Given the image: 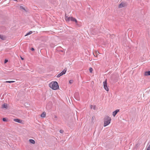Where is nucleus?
Segmentation results:
<instances>
[{
	"label": "nucleus",
	"mask_w": 150,
	"mask_h": 150,
	"mask_svg": "<svg viewBox=\"0 0 150 150\" xmlns=\"http://www.w3.org/2000/svg\"><path fill=\"white\" fill-rule=\"evenodd\" d=\"M6 37L5 36L0 34V39L1 40H6Z\"/></svg>",
	"instance_id": "8"
},
{
	"label": "nucleus",
	"mask_w": 150,
	"mask_h": 150,
	"mask_svg": "<svg viewBox=\"0 0 150 150\" xmlns=\"http://www.w3.org/2000/svg\"><path fill=\"white\" fill-rule=\"evenodd\" d=\"M20 8L21 9H23L25 11H26L25 9V8L22 6H20Z\"/></svg>",
	"instance_id": "18"
},
{
	"label": "nucleus",
	"mask_w": 150,
	"mask_h": 150,
	"mask_svg": "<svg viewBox=\"0 0 150 150\" xmlns=\"http://www.w3.org/2000/svg\"><path fill=\"white\" fill-rule=\"evenodd\" d=\"M96 106L95 105H91V109H93L94 110H95Z\"/></svg>",
	"instance_id": "15"
},
{
	"label": "nucleus",
	"mask_w": 150,
	"mask_h": 150,
	"mask_svg": "<svg viewBox=\"0 0 150 150\" xmlns=\"http://www.w3.org/2000/svg\"><path fill=\"white\" fill-rule=\"evenodd\" d=\"M32 33V32L31 31H30L28 33L25 35V36H27L28 35H30Z\"/></svg>",
	"instance_id": "17"
},
{
	"label": "nucleus",
	"mask_w": 150,
	"mask_h": 150,
	"mask_svg": "<svg viewBox=\"0 0 150 150\" xmlns=\"http://www.w3.org/2000/svg\"><path fill=\"white\" fill-rule=\"evenodd\" d=\"M111 119L110 117L106 116L104 119V126L105 127L108 125L110 122Z\"/></svg>",
	"instance_id": "3"
},
{
	"label": "nucleus",
	"mask_w": 150,
	"mask_h": 150,
	"mask_svg": "<svg viewBox=\"0 0 150 150\" xmlns=\"http://www.w3.org/2000/svg\"><path fill=\"white\" fill-rule=\"evenodd\" d=\"M89 70L91 73H92L93 70V69L91 67H90L89 68Z\"/></svg>",
	"instance_id": "20"
},
{
	"label": "nucleus",
	"mask_w": 150,
	"mask_h": 150,
	"mask_svg": "<svg viewBox=\"0 0 150 150\" xmlns=\"http://www.w3.org/2000/svg\"><path fill=\"white\" fill-rule=\"evenodd\" d=\"M46 116V113L45 112H43L40 115V116L41 117H45Z\"/></svg>",
	"instance_id": "13"
},
{
	"label": "nucleus",
	"mask_w": 150,
	"mask_h": 150,
	"mask_svg": "<svg viewBox=\"0 0 150 150\" xmlns=\"http://www.w3.org/2000/svg\"><path fill=\"white\" fill-rule=\"evenodd\" d=\"M104 88L107 91H109V88L107 86V79H106L103 82Z\"/></svg>",
	"instance_id": "4"
},
{
	"label": "nucleus",
	"mask_w": 150,
	"mask_h": 150,
	"mask_svg": "<svg viewBox=\"0 0 150 150\" xmlns=\"http://www.w3.org/2000/svg\"><path fill=\"white\" fill-rule=\"evenodd\" d=\"M3 120L4 122H6L7 121V120L6 118H3Z\"/></svg>",
	"instance_id": "21"
},
{
	"label": "nucleus",
	"mask_w": 150,
	"mask_h": 150,
	"mask_svg": "<svg viewBox=\"0 0 150 150\" xmlns=\"http://www.w3.org/2000/svg\"><path fill=\"white\" fill-rule=\"evenodd\" d=\"M8 62V60L7 59H5L4 61V63H6L7 62Z\"/></svg>",
	"instance_id": "26"
},
{
	"label": "nucleus",
	"mask_w": 150,
	"mask_h": 150,
	"mask_svg": "<svg viewBox=\"0 0 150 150\" xmlns=\"http://www.w3.org/2000/svg\"><path fill=\"white\" fill-rule=\"evenodd\" d=\"M73 82V80H70L69 81V83L70 84H71V83H72Z\"/></svg>",
	"instance_id": "24"
},
{
	"label": "nucleus",
	"mask_w": 150,
	"mask_h": 150,
	"mask_svg": "<svg viewBox=\"0 0 150 150\" xmlns=\"http://www.w3.org/2000/svg\"><path fill=\"white\" fill-rule=\"evenodd\" d=\"M57 117V116L56 115L55 116V118H56Z\"/></svg>",
	"instance_id": "29"
},
{
	"label": "nucleus",
	"mask_w": 150,
	"mask_h": 150,
	"mask_svg": "<svg viewBox=\"0 0 150 150\" xmlns=\"http://www.w3.org/2000/svg\"><path fill=\"white\" fill-rule=\"evenodd\" d=\"M95 118V117L94 116H93L92 119H91V121L92 122H93L94 119Z\"/></svg>",
	"instance_id": "22"
},
{
	"label": "nucleus",
	"mask_w": 150,
	"mask_h": 150,
	"mask_svg": "<svg viewBox=\"0 0 150 150\" xmlns=\"http://www.w3.org/2000/svg\"><path fill=\"white\" fill-rule=\"evenodd\" d=\"M139 146V144H137L136 145L135 147H137Z\"/></svg>",
	"instance_id": "25"
},
{
	"label": "nucleus",
	"mask_w": 150,
	"mask_h": 150,
	"mask_svg": "<svg viewBox=\"0 0 150 150\" xmlns=\"http://www.w3.org/2000/svg\"><path fill=\"white\" fill-rule=\"evenodd\" d=\"M119 111V110L117 109L113 112L112 115L113 116L115 117L117 114V113Z\"/></svg>",
	"instance_id": "9"
},
{
	"label": "nucleus",
	"mask_w": 150,
	"mask_h": 150,
	"mask_svg": "<svg viewBox=\"0 0 150 150\" xmlns=\"http://www.w3.org/2000/svg\"><path fill=\"white\" fill-rule=\"evenodd\" d=\"M59 132L61 133H63L64 132V131L63 130L61 129L59 131Z\"/></svg>",
	"instance_id": "23"
},
{
	"label": "nucleus",
	"mask_w": 150,
	"mask_h": 150,
	"mask_svg": "<svg viewBox=\"0 0 150 150\" xmlns=\"http://www.w3.org/2000/svg\"><path fill=\"white\" fill-rule=\"evenodd\" d=\"M49 86L54 90H56L59 88V86L56 81H52L49 84Z\"/></svg>",
	"instance_id": "1"
},
{
	"label": "nucleus",
	"mask_w": 150,
	"mask_h": 150,
	"mask_svg": "<svg viewBox=\"0 0 150 150\" xmlns=\"http://www.w3.org/2000/svg\"><path fill=\"white\" fill-rule=\"evenodd\" d=\"M29 141L30 143L33 144H35V141L34 140L32 139H29Z\"/></svg>",
	"instance_id": "14"
},
{
	"label": "nucleus",
	"mask_w": 150,
	"mask_h": 150,
	"mask_svg": "<svg viewBox=\"0 0 150 150\" xmlns=\"http://www.w3.org/2000/svg\"><path fill=\"white\" fill-rule=\"evenodd\" d=\"M144 75L145 76L150 75V71H146L145 72Z\"/></svg>",
	"instance_id": "11"
},
{
	"label": "nucleus",
	"mask_w": 150,
	"mask_h": 150,
	"mask_svg": "<svg viewBox=\"0 0 150 150\" xmlns=\"http://www.w3.org/2000/svg\"><path fill=\"white\" fill-rule=\"evenodd\" d=\"M63 74L61 72L60 74H59L57 76V78H59L61 76H62Z\"/></svg>",
	"instance_id": "16"
},
{
	"label": "nucleus",
	"mask_w": 150,
	"mask_h": 150,
	"mask_svg": "<svg viewBox=\"0 0 150 150\" xmlns=\"http://www.w3.org/2000/svg\"><path fill=\"white\" fill-rule=\"evenodd\" d=\"M15 82L14 81H6V83H13V82Z\"/></svg>",
	"instance_id": "19"
},
{
	"label": "nucleus",
	"mask_w": 150,
	"mask_h": 150,
	"mask_svg": "<svg viewBox=\"0 0 150 150\" xmlns=\"http://www.w3.org/2000/svg\"><path fill=\"white\" fill-rule=\"evenodd\" d=\"M19 1H22V0H19Z\"/></svg>",
	"instance_id": "30"
},
{
	"label": "nucleus",
	"mask_w": 150,
	"mask_h": 150,
	"mask_svg": "<svg viewBox=\"0 0 150 150\" xmlns=\"http://www.w3.org/2000/svg\"><path fill=\"white\" fill-rule=\"evenodd\" d=\"M127 6L126 3L124 2H122L119 4L118 7L119 8H121L125 7Z\"/></svg>",
	"instance_id": "5"
},
{
	"label": "nucleus",
	"mask_w": 150,
	"mask_h": 150,
	"mask_svg": "<svg viewBox=\"0 0 150 150\" xmlns=\"http://www.w3.org/2000/svg\"><path fill=\"white\" fill-rule=\"evenodd\" d=\"M7 107L8 106L7 104H4L2 105V108H3L6 109L7 108Z\"/></svg>",
	"instance_id": "10"
},
{
	"label": "nucleus",
	"mask_w": 150,
	"mask_h": 150,
	"mask_svg": "<svg viewBox=\"0 0 150 150\" xmlns=\"http://www.w3.org/2000/svg\"><path fill=\"white\" fill-rule=\"evenodd\" d=\"M13 121L19 123H21L22 122V120L19 119H13Z\"/></svg>",
	"instance_id": "7"
},
{
	"label": "nucleus",
	"mask_w": 150,
	"mask_h": 150,
	"mask_svg": "<svg viewBox=\"0 0 150 150\" xmlns=\"http://www.w3.org/2000/svg\"><path fill=\"white\" fill-rule=\"evenodd\" d=\"M21 59L22 60H23V58H22L21 57Z\"/></svg>",
	"instance_id": "28"
},
{
	"label": "nucleus",
	"mask_w": 150,
	"mask_h": 150,
	"mask_svg": "<svg viewBox=\"0 0 150 150\" xmlns=\"http://www.w3.org/2000/svg\"><path fill=\"white\" fill-rule=\"evenodd\" d=\"M79 93H76L74 94V97L77 100H79V98L78 96Z\"/></svg>",
	"instance_id": "6"
},
{
	"label": "nucleus",
	"mask_w": 150,
	"mask_h": 150,
	"mask_svg": "<svg viewBox=\"0 0 150 150\" xmlns=\"http://www.w3.org/2000/svg\"><path fill=\"white\" fill-rule=\"evenodd\" d=\"M67 71V69L66 68H65L63 71L61 72L63 75Z\"/></svg>",
	"instance_id": "12"
},
{
	"label": "nucleus",
	"mask_w": 150,
	"mask_h": 150,
	"mask_svg": "<svg viewBox=\"0 0 150 150\" xmlns=\"http://www.w3.org/2000/svg\"><path fill=\"white\" fill-rule=\"evenodd\" d=\"M31 50H32V51H34V48H32L31 49Z\"/></svg>",
	"instance_id": "27"
},
{
	"label": "nucleus",
	"mask_w": 150,
	"mask_h": 150,
	"mask_svg": "<svg viewBox=\"0 0 150 150\" xmlns=\"http://www.w3.org/2000/svg\"><path fill=\"white\" fill-rule=\"evenodd\" d=\"M65 19L66 22H69L70 21L75 22L76 24H77L78 21L75 18L72 17H68L65 15Z\"/></svg>",
	"instance_id": "2"
}]
</instances>
